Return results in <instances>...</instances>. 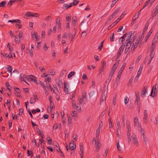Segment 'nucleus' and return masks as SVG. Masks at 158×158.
Listing matches in <instances>:
<instances>
[{
  "mask_svg": "<svg viewBox=\"0 0 158 158\" xmlns=\"http://www.w3.org/2000/svg\"><path fill=\"white\" fill-rule=\"evenodd\" d=\"M107 90L105 89L102 91V94L101 96L100 104H101L102 102L106 100L107 94Z\"/></svg>",
  "mask_w": 158,
  "mask_h": 158,
  "instance_id": "obj_1",
  "label": "nucleus"
},
{
  "mask_svg": "<svg viewBox=\"0 0 158 158\" xmlns=\"http://www.w3.org/2000/svg\"><path fill=\"white\" fill-rule=\"evenodd\" d=\"M97 139V142L95 143V144L96 147V148L95 149V152H98L101 147V144L99 142L100 140L99 138Z\"/></svg>",
  "mask_w": 158,
  "mask_h": 158,
  "instance_id": "obj_2",
  "label": "nucleus"
},
{
  "mask_svg": "<svg viewBox=\"0 0 158 158\" xmlns=\"http://www.w3.org/2000/svg\"><path fill=\"white\" fill-rule=\"evenodd\" d=\"M139 43V40H135L133 42L132 46L131 48V50L132 52H134L135 49L136 48Z\"/></svg>",
  "mask_w": 158,
  "mask_h": 158,
  "instance_id": "obj_3",
  "label": "nucleus"
},
{
  "mask_svg": "<svg viewBox=\"0 0 158 158\" xmlns=\"http://www.w3.org/2000/svg\"><path fill=\"white\" fill-rule=\"evenodd\" d=\"M36 79V77L32 75H27V80L31 81L35 83L37 82Z\"/></svg>",
  "mask_w": 158,
  "mask_h": 158,
  "instance_id": "obj_4",
  "label": "nucleus"
},
{
  "mask_svg": "<svg viewBox=\"0 0 158 158\" xmlns=\"http://www.w3.org/2000/svg\"><path fill=\"white\" fill-rule=\"evenodd\" d=\"M131 138L134 144L136 146H137L138 144V142L136 135H132L131 136Z\"/></svg>",
  "mask_w": 158,
  "mask_h": 158,
  "instance_id": "obj_5",
  "label": "nucleus"
},
{
  "mask_svg": "<svg viewBox=\"0 0 158 158\" xmlns=\"http://www.w3.org/2000/svg\"><path fill=\"white\" fill-rule=\"evenodd\" d=\"M97 96V93L94 91L91 92L89 94V98L92 99H96Z\"/></svg>",
  "mask_w": 158,
  "mask_h": 158,
  "instance_id": "obj_6",
  "label": "nucleus"
},
{
  "mask_svg": "<svg viewBox=\"0 0 158 158\" xmlns=\"http://www.w3.org/2000/svg\"><path fill=\"white\" fill-rule=\"evenodd\" d=\"M148 113L147 110H145L144 111L143 113V121L145 123H147L148 122Z\"/></svg>",
  "mask_w": 158,
  "mask_h": 158,
  "instance_id": "obj_7",
  "label": "nucleus"
},
{
  "mask_svg": "<svg viewBox=\"0 0 158 158\" xmlns=\"http://www.w3.org/2000/svg\"><path fill=\"white\" fill-rule=\"evenodd\" d=\"M38 101V98L36 95H34L33 97L31 98L30 100V103H34Z\"/></svg>",
  "mask_w": 158,
  "mask_h": 158,
  "instance_id": "obj_8",
  "label": "nucleus"
},
{
  "mask_svg": "<svg viewBox=\"0 0 158 158\" xmlns=\"http://www.w3.org/2000/svg\"><path fill=\"white\" fill-rule=\"evenodd\" d=\"M125 43H126V45L125 50L124 52V53H126L130 49V48L131 46V42L130 41H128L127 42H125Z\"/></svg>",
  "mask_w": 158,
  "mask_h": 158,
  "instance_id": "obj_9",
  "label": "nucleus"
},
{
  "mask_svg": "<svg viewBox=\"0 0 158 158\" xmlns=\"http://www.w3.org/2000/svg\"><path fill=\"white\" fill-rule=\"evenodd\" d=\"M72 106L73 108H76L78 111H80L81 110V107L80 105L77 106L76 104L75 103L74 101H72Z\"/></svg>",
  "mask_w": 158,
  "mask_h": 158,
  "instance_id": "obj_10",
  "label": "nucleus"
},
{
  "mask_svg": "<svg viewBox=\"0 0 158 158\" xmlns=\"http://www.w3.org/2000/svg\"><path fill=\"white\" fill-rule=\"evenodd\" d=\"M27 76L25 75L23 73H21L19 77L20 81H24L27 84V82L26 81V79H27Z\"/></svg>",
  "mask_w": 158,
  "mask_h": 158,
  "instance_id": "obj_11",
  "label": "nucleus"
},
{
  "mask_svg": "<svg viewBox=\"0 0 158 158\" xmlns=\"http://www.w3.org/2000/svg\"><path fill=\"white\" fill-rule=\"evenodd\" d=\"M154 87L152 88L150 94V96L152 97H153L155 96H156L157 94V90L156 87L153 89Z\"/></svg>",
  "mask_w": 158,
  "mask_h": 158,
  "instance_id": "obj_12",
  "label": "nucleus"
},
{
  "mask_svg": "<svg viewBox=\"0 0 158 158\" xmlns=\"http://www.w3.org/2000/svg\"><path fill=\"white\" fill-rule=\"evenodd\" d=\"M157 37L155 36L152 41L151 47L152 48H153V49H155L156 44L157 41Z\"/></svg>",
  "mask_w": 158,
  "mask_h": 158,
  "instance_id": "obj_13",
  "label": "nucleus"
},
{
  "mask_svg": "<svg viewBox=\"0 0 158 158\" xmlns=\"http://www.w3.org/2000/svg\"><path fill=\"white\" fill-rule=\"evenodd\" d=\"M77 112L75 111H73L71 114V115L73 118L74 121H76L77 118Z\"/></svg>",
  "mask_w": 158,
  "mask_h": 158,
  "instance_id": "obj_14",
  "label": "nucleus"
},
{
  "mask_svg": "<svg viewBox=\"0 0 158 158\" xmlns=\"http://www.w3.org/2000/svg\"><path fill=\"white\" fill-rule=\"evenodd\" d=\"M64 91L65 92L68 94L69 92V85L67 82H64Z\"/></svg>",
  "mask_w": 158,
  "mask_h": 158,
  "instance_id": "obj_15",
  "label": "nucleus"
},
{
  "mask_svg": "<svg viewBox=\"0 0 158 158\" xmlns=\"http://www.w3.org/2000/svg\"><path fill=\"white\" fill-rule=\"evenodd\" d=\"M119 60H118V61H117V62L114 63V64L113 65V67L111 69V70H112L114 72L115 71L116 69H117V67H118V65L119 63Z\"/></svg>",
  "mask_w": 158,
  "mask_h": 158,
  "instance_id": "obj_16",
  "label": "nucleus"
},
{
  "mask_svg": "<svg viewBox=\"0 0 158 158\" xmlns=\"http://www.w3.org/2000/svg\"><path fill=\"white\" fill-rule=\"evenodd\" d=\"M79 147L80 152H81L80 155L81 156V158H83V147L82 143L80 144Z\"/></svg>",
  "mask_w": 158,
  "mask_h": 158,
  "instance_id": "obj_17",
  "label": "nucleus"
},
{
  "mask_svg": "<svg viewBox=\"0 0 158 158\" xmlns=\"http://www.w3.org/2000/svg\"><path fill=\"white\" fill-rule=\"evenodd\" d=\"M147 92V87L146 86L144 87L141 93V96L142 98H144L145 96V94Z\"/></svg>",
  "mask_w": 158,
  "mask_h": 158,
  "instance_id": "obj_18",
  "label": "nucleus"
},
{
  "mask_svg": "<svg viewBox=\"0 0 158 158\" xmlns=\"http://www.w3.org/2000/svg\"><path fill=\"white\" fill-rule=\"evenodd\" d=\"M114 72L112 70H110V72L109 73V77H108V83H109L114 73Z\"/></svg>",
  "mask_w": 158,
  "mask_h": 158,
  "instance_id": "obj_19",
  "label": "nucleus"
},
{
  "mask_svg": "<svg viewBox=\"0 0 158 158\" xmlns=\"http://www.w3.org/2000/svg\"><path fill=\"white\" fill-rule=\"evenodd\" d=\"M131 35L129 34L127 35H125V37L124 38V41H126V42H127L128 41H130V39L131 38Z\"/></svg>",
  "mask_w": 158,
  "mask_h": 158,
  "instance_id": "obj_20",
  "label": "nucleus"
},
{
  "mask_svg": "<svg viewBox=\"0 0 158 158\" xmlns=\"http://www.w3.org/2000/svg\"><path fill=\"white\" fill-rule=\"evenodd\" d=\"M76 148V145H75L74 143H70L69 145V149L71 151H73Z\"/></svg>",
  "mask_w": 158,
  "mask_h": 158,
  "instance_id": "obj_21",
  "label": "nucleus"
},
{
  "mask_svg": "<svg viewBox=\"0 0 158 158\" xmlns=\"http://www.w3.org/2000/svg\"><path fill=\"white\" fill-rule=\"evenodd\" d=\"M6 69L8 72L10 73V75L11 76L12 74V67L11 65H8L7 66Z\"/></svg>",
  "mask_w": 158,
  "mask_h": 158,
  "instance_id": "obj_22",
  "label": "nucleus"
},
{
  "mask_svg": "<svg viewBox=\"0 0 158 158\" xmlns=\"http://www.w3.org/2000/svg\"><path fill=\"white\" fill-rule=\"evenodd\" d=\"M135 102L136 103L137 106H138L139 108V106H140V98L139 97L136 96Z\"/></svg>",
  "mask_w": 158,
  "mask_h": 158,
  "instance_id": "obj_23",
  "label": "nucleus"
},
{
  "mask_svg": "<svg viewBox=\"0 0 158 158\" xmlns=\"http://www.w3.org/2000/svg\"><path fill=\"white\" fill-rule=\"evenodd\" d=\"M124 44V43L122 42V45L119 48L118 52L122 53L125 46Z\"/></svg>",
  "mask_w": 158,
  "mask_h": 158,
  "instance_id": "obj_24",
  "label": "nucleus"
},
{
  "mask_svg": "<svg viewBox=\"0 0 158 158\" xmlns=\"http://www.w3.org/2000/svg\"><path fill=\"white\" fill-rule=\"evenodd\" d=\"M56 82L59 87H60L62 85L63 83L61 79H59L58 80H56Z\"/></svg>",
  "mask_w": 158,
  "mask_h": 158,
  "instance_id": "obj_25",
  "label": "nucleus"
},
{
  "mask_svg": "<svg viewBox=\"0 0 158 158\" xmlns=\"http://www.w3.org/2000/svg\"><path fill=\"white\" fill-rule=\"evenodd\" d=\"M109 128H110V131L113 129V125L110 119H109Z\"/></svg>",
  "mask_w": 158,
  "mask_h": 158,
  "instance_id": "obj_26",
  "label": "nucleus"
},
{
  "mask_svg": "<svg viewBox=\"0 0 158 158\" xmlns=\"http://www.w3.org/2000/svg\"><path fill=\"white\" fill-rule=\"evenodd\" d=\"M120 7H118L112 13V15L114 17L118 13V12L120 10Z\"/></svg>",
  "mask_w": 158,
  "mask_h": 158,
  "instance_id": "obj_27",
  "label": "nucleus"
},
{
  "mask_svg": "<svg viewBox=\"0 0 158 158\" xmlns=\"http://www.w3.org/2000/svg\"><path fill=\"white\" fill-rule=\"evenodd\" d=\"M66 19L67 23H70L71 20V16L70 14H68L66 16Z\"/></svg>",
  "mask_w": 158,
  "mask_h": 158,
  "instance_id": "obj_28",
  "label": "nucleus"
},
{
  "mask_svg": "<svg viewBox=\"0 0 158 158\" xmlns=\"http://www.w3.org/2000/svg\"><path fill=\"white\" fill-rule=\"evenodd\" d=\"M104 43V41H102L99 44V46L98 49L99 51L102 50V48L103 47V44Z\"/></svg>",
  "mask_w": 158,
  "mask_h": 158,
  "instance_id": "obj_29",
  "label": "nucleus"
},
{
  "mask_svg": "<svg viewBox=\"0 0 158 158\" xmlns=\"http://www.w3.org/2000/svg\"><path fill=\"white\" fill-rule=\"evenodd\" d=\"M152 33V32L151 31H149V32L148 33V34H147V35L145 37V42H146L148 41V39L149 38L150 36Z\"/></svg>",
  "mask_w": 158,
  "mask_h": 158,
  "instance_id": "obj_30",
  "label": "nucleus"
},
{
  "mask_svg": "<svg viewBox=\"0 0 158 158\" xmlns=\"http://www.w3.org/2000/svg\"><path fill=\"white\" fill-rule=\"evenodd\" d=\"M119 19H117L114 22L112 23L109 27L110 28H111L116 24L119 21Z\"/></svg>",
  "mask_w": 158,
  "mask_h": 158,
  "instance_id": "obj_31",
  "label": "nucleus"
},
{
  "mask_svg": "<svg viewBox=\"0 0 158 158\" xmlns=\"http://www.w3.org/2000/svg\"><path fill=\"white\" fill-rule=\"evenodd\" d=\"M155 49L152 48H151V54L150 55V58H154V56L155 54V52H154V50Z\"/></svg>",
  "mask_w": 158,
  "mask_h": 158,
  "instance_id": "obj_32",
  "label": "nucleus"
},
{
  "mask_svg": "<svg viewBox=\"0 0 158 158\" xmlns=\"http://www.w3.org/2000/svg\"><path fill=\"white\" fill-rule=\"evenodd\" d=\"M143 68V65H141L139 69V70L138 71L137 75H139V76H140V75L141 73V72H142V71Z\"/></svg>",
  "mask_w": 158,
  "mask_h": 158,
  "instance_id": "obj_33",
  "label": "nucleus"
},
{
  "mask_svg": "<svg viewBox=\"0 0 158 158\" xmlns=\"http://www.w3.org/2000/svg\"><path fill=\"white\" fill-rule=\"evenodd\" d=\"M100 129H99L98 128L96 131V138H99V133L100 131H101Z\"/></svg>",
  "mask_w": 158,
  "mask_h": 158,
  "instance_id": "obj_34",
  "label": "nucleus"
},
{
  "mask_svg": "<svg viewBox=\"0 0 158 158\" xmlns=\"http://www.w3.org/2000/svg\"><path fill=\"white\" fill-rule=\"evenodd\" d=\"M5 55L6 57H9L11 60H12V55L11 52L9 54L8 53H6L5 54Z\"/></svg>",
  "mask_w": 158,
  "mask_h": 158,
  "instance_id": "obj_35",
  "label": "nucleus"
},
{
  "mask_svg": "<svg viewBox=\"0 0 158 158\" xmlns=\"http://www.w3.org/2000/svg\"><path fill=\"white\" fill-rule=\"evenodd\" d=\"M16 23H17L15 24V26L16 27L19 29H21L22 28V26L21 24L20 23V22Z\"/></svg>",
  "mask_w": 158,
  "mask_h": 158,
  "instance_id": "obj_36",
  "label": "nucleus"
},
{
  "mask_svg": "<svg viewBox=\"0 0 158 158\" xmlns=\"http://www.w3.org/2000/svg\"><path fill=\"white\" fill-rule=\"evenodd\" d=\"M20 22V20L19 19H14L13 20H9L8 21V22L9 23H16V22Z\"/></svg>",
  "mask_w": 158,
  "mask_h": 158,
  "instance_id": "obj_37",
  "label": "nucleus"
},
{
  "mask_svg": "<svg viewBox=\"0 0 158 158\" xmlns=\"http://www.w3.org/2000/svg\"><path fill=\"white\" fill-rule=\"evenodd\" d=\"M15 42L18 43H19L20 42V38L19 37H17L16 36H15Z\"/></svg>",
  "mask_w": 158,
  "mask_h": 158,
  "instance_id": "obj_38",
  "label": "nucleus"
},
{
  "mask_svg": "<svg viewBox=\"0 0 158 158\" xmlns=\"http://www.w3.org/2000/svg\"><path fill=\"white\" fill-rule=\"evenodd\" d=\"M6 86L7 88V90H8L10 92L11 90V86L10 85L9 83L7 82L6 83Z\"/></svg>",
  "mask_w": 158,
  "mask_h": 158,
  "instance_id": "obj_39",
  "label": "nucleus"
},
{
  "mask_svg": "<svg viewBox=\"0 0 158 158\" xmlns=\"http://www.w3.org/2000/svg\"><path fill=\"white\" fill-rule=\"evenodd\" d=\"M32 13H31L30 12H26V14H25V17H27L30 16H31L32 15Z\"/></svg>",
  "mask_w": 158,
  "mask_h": 158,
  "instance_id": "obj_40",
  "label": "nucleus"
},
{
  "mask_svg": "<svg viewBox=\"0 0 158 158\" xmlns=\"http://www.w3.org/2000/svg\"><path fill=\"white\" fill-rule=\"evenodd\" d=\"M139 122H138V119L137 117H136L135 118L134 120V124L135 126L137 125V123L138 124V123Z\"/></svg>",
  "mask_w": 158,
  "mask_h": 158,
  "instance_id": "obj_41",
  "label": "nucleus"
},
{
  "mask_svg": "<svg viewBox=\"0 0 158 158\" xmlns=\"http://www.w3.org/2000/svg\"><path fill=\"white\" fill-rule=\"evenodd\" d=\"M142 135L143 136V140L145 144H146L148 143V140L147 139V138L146 135L145 134L143 135Z\"/></svg>",
  "mask_w": 158,
  "mask_h": 158,
  "instance_id": "obj_42",
  "label": "nucleus"
},
{
  "mask_svg": "<svg viewBox=\"0 0 158 158\" xmlns=\"http://www.w3.org/2000/svg\"><path fill=\"white\" fill-rule=\"evenodd\" d=\"M117 146L118 150L119 151H121V148L120 145L119 144V140H118V142L117 143Z\"/></svg>",
  "mask_w": 158,
  "mask_h": 158,
  "instance_id": "obj_43",
  "label": "nucleus"
},
{
  "mask_svg": "<svg viewBox=\"0 0 158 158\" xmlns=\"http://www.w3.org/2000/svg\"><path fill=\"white\" fill-rule=\"evenodd\" d=\"M116 123L117 124L118 128L117 130L118 129H121V126L120 124V123L119 121L118 120H117L116 121Z\"/></svg>",
  "mask_w": 158,
  "mask_h": 158,
  "instance_id": "obj_44",
  "label": "nucleus"
},
{
  "mask_svg": "<svg viewBox=\"0 0 158 158\" xmlns=\"http://www.w3.org/2000/svg\"><path fill=\"white\" fill-rule=\"evenodd\" d=\"M104 68L103 67H101L99 69V74L100 75L102 74L103 72L104 71Z\"/></svg>",
  "mask_w": 158,
  "mask_h": 158,
  "instance_id": "obj_45",
  "label": "nucleus"
},
{
  "mask_svg": "<svg viewBox=\"0 0 158 158\" xmlns=\"http://www.w3.org/2000/svg\"><path fill=\"white\" fill-rule=\"evenodd\" d=\"M75 72H74L72 71L70 72L68 75V77L70 78L72 77L75 74Z\"/></svg>",
  "mask_w": 158,
  "mask_h": 158,
  "instance_id": "obj_46",
  "label": "nucleus"
},
{
  "mask_svg": "<svg viewBox=\"0 0 158 158\" xmlns=\"http://www.w3.org/2000/svg\"><path fill=\"white\" fill-rule=\"evenodd\" d=\"M122 53L118 52L117 53V55L116 56V60L117 61L119 58H120V56Z\"/></svg>",
  "mask_w": 158,
  "mask_h": 158,
  "instance_id": "obj_47",
  "label": "nucleus"
},
{
  "mask_svg": "<svg viewBox=\"0 0 158 158\" xmlns=\"http://www.w3.org/2000/svg\"><path fill=\"white\" fill-rule=\"evenodd\" d=\"M129 99L128 98V97L127 96H126L124 99V103L125 105H127V103H128L129 101Z\"/></svg>",
  "mask_w": 158,
  "mask_h": 158,
  "instance_id": "obj_48",
  "label": "nucleus"
},
{
  "mask_svg": "<svg viewBox=\"0 0 158 158\" xmlns=\"http://www.w3.org/2000/svg\"><path fill=\"white\" fill-rule=\"evenodd\" d=\"M55 148L58 152H60L61 150L60 149L59 145L58 144H57V145H56Z\"/></svg>",
  "mask_w": 158,
  "mask_h": 158,
  "instance_id": "obj_49",
  "label": "nucleus"
},
{
  "mask_svg": "<svg viewBox=\"0 0 158 158\" xmlns=\"http://www.w3.org/2000/svg\"><path fill=\"white\" fill-rule=\"evenodd\" d=\"M103 124L102 121L100 122L99 123V126H98V128L99 129H100L101 130H102V126H103Z\"/></svg>",
  "mask_w": 158,
  "mask_h": 158,
  "instance_id": "obj_50",
  "label": "nucleus"
},
{
  "mask_svg": "<svg viewBox=\"0 0 158 158\" xmlns=\"http://www.w3.org/2000/svg\"><path fill=\"white\" fill-rule=\"evenodd\" d=\"M40 16L39 14L37 13H32V17H39Z\"/></svg>",
  "mask_w": 158,
  "mask_h": 158,
  "instance_id": "obj_51",
  "label": "nucleus"
},
{
  "mask_svg": "<svg viewBox=\"0 0 158 158\" xmlns=\"http://www.w3.org/2000/svg\"><path fill=\"white\" fill-rule=\"evenodd\" d=\"M133 78H134L133 76H132L129 79V82L128 83V85H131V83L133 81Z\"/></svg>",
  "mask_w": 158,
  "mask_h": 158,
  "instance_id": "obj_52",
  "label": "nucleus"
},
{
  "mask_svg": "<svg viewBox=\"0 0 158 158\" xmlns=\"http://www.w3.org/2000/svg\"><path fill=\"white\" fill-rule=\"evenodd\" d=\"M126 127L127 128V130H131V128L130 126V124L128 122H127L126 123Z\"/></svg>",
  "mask_w": 158,
  "mask_h": 158,
  "instance_id": "obj_53",
  "label": "nucleus"
},
{
  "mask_svg": "<svg viewBox=\"0 0 158 158\" xmlns=\"http://www.w3.org/2000/svg\"><path fill=\"white\" fill-rule=\"evenodd\" d=\"M148 24L147 23H146V24L145 25V27L143 28V32H145L146 31L148 28Z\"/></svg>",
  "mask_w": 158,
  "mask_h": 158,
  "instance_id": "obj_54",
  "label": "nucleus"
},
{
  "mask_svg": "<svg viewBox=\"0 0 158 158\" xmlns=\"http://www.w3.org/2000/svg\"><path fill=\"white\" fill-rule=\"evenodd\" d=\"M116 98L115 97H114L112 100V103L115 106L116 103Z\"/></svg>",
  "mask_w": 158,
  "mask_h": 158,
  "instance_id": "obj_55",
  "label": "nucleus"
},
{
  "mask_svg": "<svg viewBox=\"0 0 158 158\" xmlns=\"http://www.w3.org/2000/svg\"><path fill=\"white\" fill-rule=\"evenodd\" d=\"M14 2V0H11L10 2L8 3L7 6L9 7L10 6L12 5V4Z\"/></svg>",
  "mask_w": 158,
  "mask_h": 158,
  "instance_id": "obj_56",
  "label": "nucleus"
},
{
  "mask_svg": "<svg viewBox=\"0 0 158 158\" xmlns=\"http://www.w3.org/2000/svg\"><path fill=\"white\" fill-rule=\"evenodd\" d=\"M66 29L68 30H69L70 29V23H67L66 24Z\"/></svg>",
  "mask_w": 158,
  "mask_h": 158,
  "instance_id": "obj_57",
  "label": "nucleus"
},
{
  "mask_svg": "<svg viewBox=\"0 0 158 158\" xmlns=\"http://www.w3.org/2000/svg\"><path fill=\"white\" fill-rule=\"evenodd\" d=\"M158 13V10H157L156 9L155 10L154 13H153L152 17L155 16Z\"/></svg>",
  "mask_w": 158,
  "mask_h": 158,
  "instance_id": "obj_58",
  "label": "nucleus"
},
{
  "mask_svg": "<svg viewBox=\"0 0 158 158\" xmlns=\"http://www.w3.org/2000/svg\"><path fill=\"white\" fill-rule=\"evenodd\" d=\"M150 0H148L147 1H146V2H145V4L143 7V9L146 7L147 6V5L149 2Z\"/></svg>",
  "mask_w": 158,
  "mask_h": 158,
  "instance_id": "obj_59",
  "label": "nucleus"
},
{
  "mask_svg": "<svg viewBox=\"0 0 158 158\" xmlns=\"http://www.w3.org/2000/svg\"><path fill=\"white\" fill-rule=\"evenodd\" d=\"M37 33L35 32L33 34H32V37L34 39L35 38L37 37Z\"/></svg>",
  "mask_w": 158,
  "mask_h": 158,
  "instance_id": "obj_60",
  "label": "nucleus"
},
{
  "mask_svg": "<svg viewBox=\"0 0 158 158\" xmlns=\"http://www.w3.org/2000/svg\"><path fill=\"white\" fill-rule=\"evenodd\" d=\"M84 99L83 98H81L79 99V103L80 104H82L84 101Z\"/></svg>",
  "mask_w": 158,
  "mask_h": 158,
  "instance_id": "obj_61",
  "label": "nucleus"
},
{
  "mask_svg": "<svg viewBox=\"0 0 158 158\" xmlns=\"http://www.w3.org/2000/svg\"><path fill=\"white\" fill-rule=\"evenodd\" d=\"M141 133V134L143 135H145V131L143 129H141L139 131Z\"/></svg>",
  "mask_w": 158,
  "mask_h": 158,
  "instance_id": "obj_62",
  "label": "nucleus"
},
{
  "mask_svg": "<svg viewBox=\"0 0 158 158\" xmlns=\"http://www.w3.org/2000/svg\"><path fill=\"white\" fill-rule=\"evenodd\" d=\"M112 37H110V40L111 41L113 42L114 41V33H113L112 34Z\"/></svg>",
  "mask_w": 158,
  "mask_h": 158,
  "instance_id": "obj_63",
  "label": "nucleus"
},
{
  "mask_svg": "<svg viewBox=\"0 0 158 158\" xmlns=\"http://www.w3.org/2000/svg\"><path fill=\"white\" fill-rule=\"evenodd\" d=\"M116 2H116V1H115V0H114L112 2V3L110 5L111 7H113L114 6V5L115 4V3H116Z\"/></svg>",
  "mask_w": 158,
  "mask_h": 158,
  "instance_id": "obj_64",
  "label": "nucleus"
}]
</instances>
